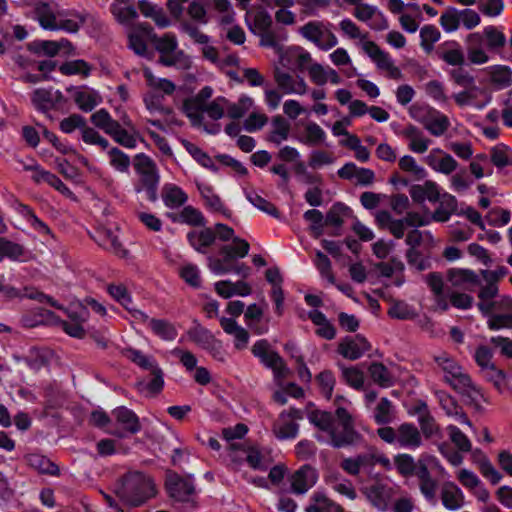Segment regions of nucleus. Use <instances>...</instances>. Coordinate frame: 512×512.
<instances>
[{"mask_svg":"<svg viewBox=\"0 0 512 512\" xmlns=\"http://www.w3.org/2000/svg\"><path fill=\"white\" fill-rule=\"evenodd\" d=\"M308 420L328 436L316 433L314 438L335 449L355 447L364 440L363 435L355 428L352 415L344 407H338L334 413L315 409L309 412Z\"/></svg>","mask_w":512,"mask_h":512,"instance_id":"nucleus-1","label":"nucleus"},{"mask_svg":"<svg viewBox=\"0 0 512 512\" xmlns=\"http://www.w3.org/2000/svg\"><path fill=\"white\" fill-rule=\"evenodd\" d=\"M119 500L128 507H140L157 493L154 482L141 472L127 473L116 486Z\"/></svg>","mask_w":512,"mask_h":512,"instance_id":"nucleus-2","label":"nucleus"},{"mask_svg":"<svg viewBox=\"0 0 512 512\" xmlns=\"http://www.w3.org/2000/svg\"><path fill=\"white\" fill-rule=\"evenodd\" d=\"M122 353L128 360L135 363L140 368L152 372L153 378L151 380L147 381L143 379L137 381L136 387L138 391L145 397L157 396L160 392V370L157 367V361L133 348L124 349Z\"/></svg>","mask_w":512,"mask_h":512,"instance_id":"nucleus-3","label":"nucleus"},{"mask_svg":"<svg viewBox=\"0 0 512 512\" xmlns=\"http://www.w3.org/2000/svg\"><path fill=\"white\" fill-rule=\"evenodd\" d=\"M134 168L139 175L138 183L135 185L136 192H144L149 201L156 202L158 199L157 189L159 181L156 163L141 153L135 157Z\"/></svg>","mask_w":512,"mask_h":512,"instance_id":"nucleus-4","label":"nucleus"},{"mask_svg":"<svg viewBox=\"0 0 512 512\" xmlns=\"http://www.w3.org/2000/svg\"><path fill=\"white\" fill-rule=\"evenodd\" d=\"M251 353L264 367L273 371L275 378L286 377L288 373L286 363L277 351L271 349L267 339L257 340L251 348Z\"/></svg>","mask_w":512,"mask_h":512,"instance_id":"nucleus-5","label":"nucleus"},{"mask_svg":"<svg viewBox=\"0 0 512 512\" xmlns=\"http://www.w3.org/2000/svg\"><path fill=\"white\" fill-rule=\"evenodd\" d=\"M164 486L168 496L177 502H190L196 491L193 475L183 477L170 469L166 470Z\"/></svg>","mask_w":512,"mask_h":512,"instance_id":"nucleus-6","label":"nucleus"},{"mask_svg":"<svg viewBox=\"0 0 512 512\" xmlns=\"http://www.w3.org/2000/svg\"><path fill=\"white\" fill-rule=\"evenodd\" d=\"M178 41L174 34L165 33L161 40V63L162 66H174L178 69L189 68L190 58L182 51L178 50Z\"/></svg>","mask_w":512,"mask_h":512,"instance_id":"nucleus-7","label":"nucleus"},{"mask_svg":"<svg viewBox=\"0 0 512 512\" xmlns=\"http://www.w3.org/2000/svg\"><path fill=\"white\" fill-rule=\"evenodd\" d=\"M363 50L376 63L379 69L388 71L391 78L398 79L401 76V72L399 68L393 64L390 54L382 50L375 42H364Z\"/></svg>","mask_w":512,"mask_h":512,"instance_id":"nucleus-8","label":"nucleus"},{"mask_svg":"<svg viewBox=\"0 0 512 512\" xmlns=\"http://www.w3.org/2000/svg\"><path fill=\"white\" fill-rule=\"evenodd\" d=\"M0 293L8 298H16V297H24L32 300H36L40 303L47 302L52 307H55L57 309H62V306L58 304L57 301H55L52 297L44 294L43 292H40L34 288H25L24 293H20L16 288L10 285L5 284V277L4 275H0Z\"/></svg>","mask_w":512,"mask_h":512,"instance_id":"nucleus-9","label":"nucleus"},{"mask_svg":"<svg viewBox=\"0 0 512 512\" xmlns=\"http://www.w3.org/2000/svg\"><path fill=\"white\" fill-rule=\"evenodd\" d=\"M370 343L361 334L346 336L338 345V353L349 360H357L370 349Z\"/></svg>","mask_w":512,"mask_h":512,"instance_id":"nucleus-10","label":"nucleus"},{"mask_svg":"<svg viewBox=\"0 0 512 512\" xmlns=\"http://www.w3.org/2000/svg\"><path fill=\"white\" fill-rule=\"evenodd\" d=\"M164 215L175 224H185L192 227H205L206 225L203 213L191 205L183 206L177 212L167 211Z\"/></svg>","mask_w":512,"mask_h":512,"instance_id":"nucleus-11","label":"nucleus"},{"mask_svg":"<svg viewBox=\"0 0 512 512\" xmlns=\"http://www.w3.org/2000/svg\"><path fill=\"white\" fill-rule=\"evenodd\" d=\"M318 474L315 468L309 464L302 465L291 476V489L295 494H304L315 485Z\"/></svg>","mask_w":512,"mask_h":512,"instance_id":"nucleus-12","label":"nucleus"},{"mask_svg":"<svg viewBox=\"0 0 512 512\" xmlns=\"http://www.w3.org/2000/svg\"><path fill=\"white\" fill-rule=\"evenodd\" d=\"M117 423L121 425V430L117 429L112 433L120 438L127 434H135L140 430V423L137 415L126 407H119L113 411Z\"/></svg>","mask_w":512,"mask_h":512,"instance_id":"nucleus-13","label":"nucleus"},{"mask_svg":"<svg viewBox=\"0 0 512 512\" xmlns=\"http://www.w3.org/2000/svg\"><path fill=\"white\" fill-rule=\"evenodd\" d=\"M397 443L401 448L415 450L422 446L421 432L410 422H404L398 427Z\"/></svg>","mask_w":512,"mask_h":512,"instance_id":"nucleus-14","label":"nucleus"},{"mask_svg":"<svg viewBox=\"0 0 512 512\" xmlns=\"http://www.w3.org/2000/svg\"><path fill=\"white\" fill-rule=\"evenodd\" d=\"M441 60L453 67L468 63L461 45L457 41H446L437 50Z\"/></svg>","mask_w":512,"mask_h":512,"instance_id":"nucleus-15","label":"nucleus"},{"mask_svg":"<svg viewBox=\"0 0 512 512\" xmlns=\"http://www.w3.org/2000/svg\"><path fill=\"white\" fill-rule=\"evenodd\" d=\"M375 222L380 229H387L396 238L402 239L407 228L403 218L395 219L387 210H380L375 216Z\"/></svg>","mask_w":512,"mask_h":512,"instance_id":"nucleus-16","label":"nucleus"},{"mask_svg":"<svg viewBox=\"0 0 512 512\" xmlns=\"http://www.w3.org/2000/svg\"><path fill=\"white\" fill-rule=\"evenodd\" d=\"M186 238L194 250L199 253L206 254L208 249L214 244L216 235L212 228H204L201 231H189Z\"/></svg>","mask_w":512,"mask_h":512,"instance_id":"nucleus-17","label":"nucleus"},{"mask_svg":"<svg viewBox=\"0 0 512 512\" xmlns=\"http://www.w3.org/2000/svg\"><path fill=\"white\" fill-rule=\"evenodd\" d=\"M144 77L150 90L144 95L147 109L152 113L160 110V79L156 78L147 67L143 69Z\"/></svg>","mask_w":512,"mask_h":512,"instance_id":"nucleus-18","label":"nucleus"},{"mask_svg":"<svg viewBox=\"0 0 512 512\" xmlns=\"http://www.w3.org/2000/svg\"><path fill=\"white\" fill-rule=\"evenodd\" d=\"M162 201L169 209H179L188 201L187 193L178 185L166 183L162 187Z\"/></svg>","mask_w":512,"mask_h":512,"instance_id":"nucleus-19","label":"nucleus"},{"mask_svg":"<svg viewBox=\"0 0 512 512\" xmlns=\"http://www.w3.org/2000/svg\"><path fill=\"white\" fill-rule=\"evenodd\" d=\"M493 357L492 351L488 346L480 345L474 355V359L478 366L482 369H489L497 374L498 380L495 381L496 386H500L501 382L506 378V373L502 369H498L494 363H491Z\"/></svg>","mask_w":512,"mask_h":512,"instance_id":"nucleus-20","label":"nucleus"},{"mask_svg":"<svg viewBox=\"0 0 512 512\" xmlns=\"http://www.w3.org/2000/svg\"><path fill=\"white\" fill-rule=\"evenodd\" d=\"M250 250L249 243L242 238H233V244L223 245L219 253L224 256L226 262H233L238 258H244Z\"/></svg>","mask_w":512,"mask_h":512,"instance_id":"nucleus-21","label":"nucleus"},{"mask_svg":"<svg viewBox=\"0 0 512 512\" xmlns=\"http://www.w3.org/2000/svg\"><path fill=\"white\" fill-rule=\"evenodd\" d=\"M449 79L464 89H475L476 79L469 69V63L456 66L448 72Z\"/></svg>","mask_w":512,"mask_h":512,"instance_id":"nucleus-22","label":"nucleus"},{"mask_svg":"<svg viewBox=\"0 0 512 512\" xmlns=\"http://www.w3.org/2000/svg\"><path fill=\"white\" fill-rule=\"evenodd\" d=\"M245 22L249 31L254 35L268 31L272 29L273 26L272 16L263 8H260L255 12L252 21H250L249 14L247 13L245 16Z\"/></svg>","mask_w":512,"mask_h":512,"instance_id":"nucleus-23","label":"nucleus"},{"mask_svg":"<svg viewBox=\"0 0 512 512\" xmlns=\"http://www.w3.org/2000/svg\"><path fill=\"white\" fill-rule=\"evenodd\" d=\"M311 60V54L300 46H292L281 55V63L284 66L295 65L301 70L310 63Z\"/></svg>","mask_w":512,"mask_h":512,"instance_id":"nucleus-24","label":"nucleus"},{"mask_svg":"<svg viewBox=\"0 0 512 512\" xmlns=\"http://www.w3.org/2000/svg\"><path fill=\"white\" fill-rule=\"evenodd\" d=\"M26 460L30 467L36 469L41 474H47L51 476L60 475V469L58 465H56L44 455L31 453L26 456Z\"/></svg>","mask_w":512,"mask_h":512,"instance_id":"nucleus-25","label":"nucleus"},{"mask_svg":"<svg viewBox=\"0 0 512 512\" xmlns=\"http://www.w3.org/2000/svg\"><path fill=\"white\" fill-rule=\"evenodd\" d=\"M442 504L448 510H457L461 507L460 501L464 499L462 490L453 482H447L441 494Z\"/></svg>","mask_w":512,"mask_h":512,"instance_id":"nucleus-26","label":"nucleus"},{"mask_svg":"<svg viewBox=\"0 0 512 512\" xmlns=\"http://www.w3.org/2000/svg\"><path fill=\"white\" fill-rule=\"evenodd\" d=\"M262 309L255 303L250 304L244 312L246 325L256 334L263 335L268 331L267 325H260Z\"/></svg>","mask_w":512,"mask_h":512,"instance_id":"nucleus-27","label":"nucleus"},{"mask_svg":"<svg viewBox=\"0 0 512 512\" xmlns=\"http://www.w3.org/2000/svg\"><path fill=\"white\" fill-rule=\"evenodd\" d=\"M244 194L246 199L257 209L260 211L268 214L269 216L280 219L281 213L278 210V208L271 203L270 201L266 200L262 196H260L258 193H256L253 190H244Z\"/></svg>","mask_w":512,"mask_h":512,"instance_id":"nucleus-28","label":"nucleus"},{"mask_svg":"<svg viewBox=\"0 0 512 512\" xmlns=\"http://www.w3.org/2000/svg\"><path fill=\"white\" fill-rule=\"evenodd\" d=\"M74 101L82 111L89 112L102 101V98L94 90L83 89L75 92Z\"/></svg>","mask_w":512,"mask_h":512,"instance_id":"nucleus-29","label":"nucleus"},{"mask_svg":"<svg viewBox=\"0 0 512 512\" xmlns=\"http://www.w3.org/2000/svg\"><path fill=\"white\" fill-rule=\"evenodd\" d=\"M350 212L351 209L346 204L335 202L324 216L325 226L341 228L344 223L343 216L348 215Z\"/></svg>","mask_w":512,"mask_h":512,"instance_id":"nucleus-30","label":"nucleus"},{"mask_svg":"<svg viewBox=\"0 0 512 512\" xmlns=\"http://www.w3.org/2000/svg\"><path fill=\"white\" fill-rule=\"evenodd\" d=\"M372 380L382 388L393 386L394 381L388 368L381 362H372L368 368Z\"/></svg>","mask_w":512,"mask_h":512,"instance_id":"nucleus-31","label":"nucleus"},{"mask_svg":"<svg viewBox=\"0 0 512 512\" xmlns=\"http://www.w3.org/2000/svg\"><path fill=\"white\" fill-rule=\"evenodd\" d=\"M303 219L310 222L309 231L313 238L318 239L324 233L325 219L318 209H309L304 212Z\"/></svg>","mask_w":512,"mask_h":512,"instance_id":"nucleus-32","label":"nucleus"},{"mask_svg":"<svg viewBox=\"0 0 512 512\" xmlns=\"http://www.w3.org/2000/svg\"><path fill=\"white\" fill-rule=\"evenodd\" d=\"M483 35L490 51L498 52L499 49L506 45L507 39L505 34L493 25L484 27Z\"/></svg>","mask_w":512,"mask_h":512,"instance_id":"nucleus-33","label":"nucleus"},{"mask_svg":"<svg viewBox=\"0 0 512 512\" xmlns=\"http://www.w3.org/2000/svg\"><path fill=\"white\" fill-rule=\"evenodd\" d=\"M184 146L188 153L193 157V159L200 164L202 167L217 173L219 168L215 165L213 159L205 153L202 149H200L195 144L185 141Z\"/></svg>","mask_w":512,"mask_h":512,"instance_id":"nucleus-34","label":"nucleus"},{"mask_svg":"<svg viewBox=\"0 0 512 512\" xmlns=\"http://www.w3.org/2000/svg\"><path fill=\"white\" fill-rule=\"evenodd\" d=\"M433 112L436 114V116L427 119L424 122V127L429 131L431 135L439 137L448 130L450 122L446 115L440 113L437 110H434Z\"/></svg>","mask_w":512,"mask_h":512,"instance_id":"nucleus-35","label":"nucleus"},{"mask_svg":"<svg viewBox=\"0 0 512 512\" xmlns=\"http://www.w3.org/2000/svg\"><path fill=\"white\" fill-rule=\"evenodd\" d=\"M407 263L418 272H423L432 267L431 259L419 249H407L405 253Z\"/></svg>","mask_w":512,"mask_h":512,"instance_id":"nucleus-36","label":"nucleus"},{"mask_svg":"<svg viewBox=\"0 0 512 512\" xmlns=\"http://www.w3.org/2000/svg\"><path fill=\"white\" fill-rule=\"evenodd\" d=\"M110 11L119 23L126 26L133 25L135 19L138 17L136 8L130 5L123 6L120 4H112Z\"/></svg>","mask_w":512,"mask_h":512,"instance_id":"nucleus-37","label":"nucleus"},{"mask_svg":"<svg viewBox=\"0 0 512 512\" xmlns=\"http://www.w3.org/2000/svg\"><path fill=\"white\" fill-rule=\"evenodd\" d=\"M305 133V137L299 138V141L308 146L321 145L327 138L326 132L315 122L306 125Z\"/></svg>","mask_w":512,"mask_h":512,"instance_id":"nucleus-38","label":"nucleus"},{"mask_svg":"<svg viewBox=\"0 0 512 512\" xmlns=\"http://www.w3.org/2000/svg\"><path fill=\"white\" fill-rule=\"evenodd\" d=\"M95 241L107 250H112L115 253L123 251L122 245L118 237L108 229H100L96 232Z\"/></svg>","mask_w":512,"mask_h":512,"instance_id":"nucleus-39","label":"nucleus"},{"mask_svg":"<svg viewBox=\"0 0 512 512\" xmlns=\"http://www.w3.org/2000/svg\"><path fill=\"white\" fill-rule=\"evenodd\" d=\"M32 103L42 112L54 109V95L51 89L39 88L32 94Z\"/></svg>","mask_w":512,"mask_h":512,"instance_id":"nucleus-40","label":"nucleus"},{"mask_svg":"<svg viewBox=\"0 0 512 512\" xmlns=\"http://www.w3.org/2000/svg\"><path fill=\"white\" fill-rule=\"evenodd\" d=\"M339 369L342 371V378L350 387L361 390L364 386V374L355 367H346L343 363H338Z\"/></svg>","mask_w":512,"mask_h":512,"instance_id":"nucleus-41","label":"nucleus"},{"mask_svg":"<svg viewBox=\"0 0 512 512\" xmlns=\"http://www.w3.org/2000/svg\"><path fill=\"white\" fill-rule=\"evenodd\" d=\"M441 33L434 25H424L420 30V45L426 53H430L434 48V43L438 42Z\"/></svg>","mask_w":512,"mask_h":512,"instance_id":"nucleus-42","label":"nucleus"},{"mask_svg":"<svg viewBox=\"0 0 512 512\" xmlns=\"http://www.w3.org/2000/svg\"><path fill=\"white\" fill-rule=\"evenodd\" d=\"M397 472L403 477L413 476L417 468L414 457L407 453H399L394 457Z\"/></svg>","mask_w":512,"mask_h":512,"instance_id":"nucleus-43","label":"nucleus"},{"mask_svg":"<svg viewBox=\"0 0 512 512\" xmlns=\"http://www.w3.org/2000/svg\"><path fill=\"white\" fill-rule=\"evenodd\" d=\"M91 122L103 130L106 134H109L118 127V121L114 120L106 109H100L93 113L90 118Z\"/></svg>","mask_w":512,"mask_h":512,"instance_id":"nucleus-44","label":"nucleus"},{"mask_svg":"<svg viewBox=\"0 0 512 512\" xmlns=\"http://www.w3.org/2000/svg\"><path fill=\"white\" fill-rule=\"evenodd\" d=\"M490 158L497 168H504L512 165V150L504 144L498 145L491 150Z\"/></svg>","mask_w":512,"mask_h":512,"instance_id":"nucleus-45","label":"nucleus"},{"mask_svg":"<svg viewBox=\"0 0 512 512\" xmlns=\"http://www.w3.org/2000/svg\"><path fill=\"white\" fill-rule=\"evenodd\" d=\"M25 253V248L15 242H12L4 237H0V260L4 257L12 260H18Z\"/></svg>","mask_w":512,"mask_h":512,"instance_id":"nucleus-46","label":"nucleus"},{"mask_svg":"<svg viewBox=\"0 0 512 512\" xmlns=\"http://www.w3.org/2000/svg\"><path fill=\"white\" fill-rule=\"evenodd\" d=\"M187 335L189 339L201 349H204V347L214 338L212 332L200 324H196L191 327L187 331Z\"/></svg>","mask_w":512,"mask_h":512,"instance_id":"nucleus-47","label":"nucleus"},{"mask_svg":"<svg viewBox=\"0 0 512 512\" xmlns=\"http://www.w3.org/2000/svg\"><path fill=\"white\" fill-rule=\"evenodd\" d=\"M59 71L63 75L80 74L84 77H88L91 72V66L85 60L77 59L63 63L59 67Z\"/></svg>","mask_w":512,"mask_h":512,"instance_id":"nucleus-48","label":"nucleus"},{"mask_svg":"<svg viewBox=\"0 0 512 512\" xmlns=\"http://www.w3.org/2000/svg\"><path fill=\"white\" fill-rule=\"evenodd\" d=\"M439 23L447 33L456 31L460 26L459 10L454 7H449L441 14Z\"/></svg>","mask_w":512,"mask_h":512,"instance_id":"nucleus-49","label":"nucleus"},{"mask_svg":"<svg viewBox=\"0 0 512 512\" xmlns=\"http://www.w3.org/2000/svg\"><path fill=\"white\" fill-rule=\"evenodd\" d=\"M272 125L274 127V130H273L274 135H272L270 137V141H272L276 144H280V142L282 140L288 139L289 131H290V124L284 117H282L280 115L273 117Z\"/></svg>","mask_w":512,"mask_h":512,"instance_id":"nucleus-50","label":"nucleus"},{"mask_svg":"<svg viewBox=\"0 0 512 512\" xmlns=\"http://www.w3.org/2000/svg\"><path fill=\"white\" fill-rule=\"evenodd\" d=\"M300 34L307 40L313 42L316 46L321 45L323 36L322 24L318 21H309L299 29Z\"/></svg>","mask_w":512,"mask_h":512,"instance_id":"nucleus-51","label":"nucleus"},{"mask_svg":"<svg viewBox=\"0 0 512 512\" xmlns=\"http://www.w3.org/2000/svg\"><path fill=\"white\" fill-rule=\"evenodd\" d=\"M485 219L490 226L503 227L510 222L511 213L507 209L495 207L488 211Z\"/></svg>","mask_w":512,"mask_h":512,"instance_id":"nucleus-52","label":"nucleus"},{"mask_svg":"<svg viewBox=\"0 0 512 512\" xmlns=\"http://www.w3.org/2000/svg\"><path fill=\"white\" fill-rule=\"evenodd\" d=\"M399 167L405 172H410L414 175L415 180H423L427 177V171L416 163V160L410 156L405 155L400 158Z\"/></svg>","mask_w":512,"mask_h":512,"instance_id":"nucleus-53","label":"nucleus"},{"mask_svg":"<svg viewBox=\"0 0 512 512\" xmlns=\"http://www.w3.org/2000/svg\"><path fill=\"white\" fill-rule=\"evenodd\" d=\"M367 499L374 507L383 508L386 506L385 486L379 483L367 487L364 491Z\"/></svg>","mask_w":512,"mask_h":512,"instance_id":"nucleus-54","label":"nucleus"},{"mask_svg":"<svg viewBox=\"0 0 512 512\" xmlns=\"http://www.w3.org/2000/svg\"><path fill=\"white\" fill-rule=\"evenodd\" d=\"M449 437L460 452L471 451L472 444L469 438L455 425L447 427Z\"/></svg>","mask_w":512,"mask_h":512,"instance_id":"nucleus-55","label":"nucleus"},{"mask_svg":"<svg viewBox=\"0 0 512 512\" xmlns=\"http://www.w3.org/2000/svg\"><path fill=\"white\" fill-rule=\"evenodd\" d=\"M320 390L327 400H330L336 383L334 374L330 370H324L316 376Z\"/></svg>","mask_w":512,"mask_h":512,"instance_id":"nucleus-56","label":"nucleus"},{"mask_svg":"<svg viewBox=\"0 0 512 512\" xmlns=\"http://www.w3.org/2000/svg\"><path fill=\"white\" fill-rule=\"evenodd\" d=\"M449 276L451 279H454L456 283H469L472 285H481V279L479 276L470 269H451L449 271Z\"/></svg>","mask_w":512,"mask_h":512,"instance_id":"nucleus-57","label":"nucleus"},{"mask_svg":"<svg viewBox=\"0 0 512 512\" xmlns=\"http://www.w3.org/2000/svg\"><path fill=\"white\" fill-rule=\"evenodd\" d=\"M25 361L32 370L38 371L48 364V352L32 348L25 357Z\"/></svg>","mask_w":512,"mask_h":512,"instance_id":"nucleus-58","label":"nucleus"},{"mask_svg":"<svg viewBox=\"0 0 512 512\" xmlns=\"http://www.w3.org/2000/svg\"><path fill=\"white\" fill-rule=\"evenodd\" d=\"M341 242L333 241V240H327L322 239L321 240V246L322 248L329 253L334 259H336L339 262L350 263L351 257L349 255L343 254L341 249Z\"/></svg>","mask_w":512,"mask_h":512,"instance_id":"nucleus-59","label":"nucleus"},{"mask_svg":"<svg viewBox=\"0 0 512 512\" xmlns=\"http://www.w3.org/2000/svg\"><path fill=\"white\" fill-rule=\"evenodd\" d=\"M445 381L458 392H465L468 389H474L470 376L463 373L461 370L459 373H456L455 376H445Z\"/></svg>","mask_w":512,"mask_h":512,"instance_id":"nucleus-60","label":"nucleus"},{"mask_svg":"<svg viewBox=\"0 0 512 512\" xmlns=\"http://www.w3.org/2000/svg\"><path fill=\"white\" fill-rule=\"evenodd\" d=\"M314 263L316 268L323 277H326L330 283L335 282V277L331 272L332 264L326 254L319 250L316 251Z\"/></svg>","mask_w":512,"mask_h":512,"instance_id":"nucleus-61","label":"nucleus"},{"mask_svg":"<svg viewBox=\"0 0 512 512\" xmlns=\"http://www.w3.org/2000/svg\"><path fill=\"white\" fill-rule=\"evenodd\" d=\"M487 327L491 331L512 328V315L506 313H494L487 320Z\"/></svg>","mask_w":512,"mask_h":512,"instance_id":"nucleus-62","label":"nucleus"},{"mask_svg":"<svg viewBox=\"0 0 512 512\" xmlns=\"http://www.w3.org/2000/svg\"><path fill=\"white\" fill-rule=\"evenodd\" d=\"M491 79L502 88L509 87L512 84V70L508 66H495Z\"/></svg>","mask_w":512,"mask_h":512,"instance_id":"nucleus-63","label":"nucleus"},{"mask_svg":"<svg viewBox=\"0 0 512 512\" xmlns=\"http://www.w3.org/2000/svg\"><path fill=\"white\" fill-rule=\"evenodd\" d=\"M387 313H388L389 317H391L393 319H399V320L412 319L414 316V313L411 310V308L409 307V305L403 301H395L390 306Z\"/></svg>","mask_w":512,"mask_h":512,"instance_id":"nucleus-64","label":"nucleus"}]
</instances>
